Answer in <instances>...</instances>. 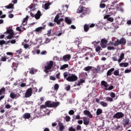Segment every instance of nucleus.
Instances as JSON below:
<instances>
[{"instance_id":"nucleus-1","label":"nucleus","mask_w":131,"mask_h":131,"mask_svg":"<svg viewBox=\"0 0 131 131\" xmlns=\"http://www.w3.org/2000/svg\"><path fill=\"white\" fill-rule=\"evenodd\" d=\"M54 65V61L50 60L46 62V65L45 66L44 71L46 73H49L51 71V69L53 68Z\"/></svg>"},{"instance_id":"nucleus-2","label":"nucleus","mask_w":131,"mask_h":131,"mask_svg":"<svg viewBox=\"0 0 131 131\" xmlns=\"http://www.w3.org/2000/svg\"><path fill=\"white\" fill-rule=\"evenodd\" d=\"M77 79H78L77 76L73 74H69L68 77L66 78V80L69 81L70 82L76 81Z\"/></svg>"},{"instance_id":"nucleus-3","label":"nucleus","mask_w":131,"mask_h":131,"mask_svg":"<svg viewBox=\"0 0 131 131\" xmlns=\"http://www.w3.org/2000/svg\"><path fill=\"white\" fill-rule=\"evenodd\" d=\"M6 32L8 34H9L8 36H6L7 39H11V38H12V37L14 36V34H15L14 31L12 29H7Z\"/></svg>"},{"instance_id":"nucleus-4","label":"nucleus","mask_w":131,"mask_h":131,"mask_svg":"<svg viewBox=\"0 0 131 131\" xmlns=\"http://www.w3.org/2000/svg\"><path fill=\"white\" fill-rule=\"evenodd\" d=\"M31 16L32 17V18H35L36 20H38L40 19V17L41 16V12L40 11H38L35 14L31 13Z\"/></svg>"},{"instance_id":"nucleus-5","label":"nucleus","mask_w":131,"mask_h":131,"mask_svg":"<svg viewBox=\"0 0 131 131\" xmlns=\"http://www.w3.org/2000/svg\"><path fill=\"white\" fill-rule=\"evenodd\" d=\"M108 42V41H107V39L103 38L101 40L100 42V46L102 49H105L107 47V43Z\"/></svg>"},{"instance_id":"nucleus-6","label":"nucleus","mask_w":131,"mask_h":131,"mask_svg":"<svg viewBox=\"0 0 131 131\" xmlns=\"http://www.w3.org/2000/svg\"><path fill=\"white\" fill-rule=\"evenodd\" d=\"M32 95V88H29L27 89L26 92L25 97V98H29V97H31Z\"/></svg>"},{"instance_id":"nucleus-7","label":"nucleus","mask_w":131,"mask_h":131,"mask_svg":"<svg viewBox=\"0 0 131 131\" xmlns=\"http://www.w3.org/2000/svg\"><path fill=\"white\" fill-rule=\"evenodd\" d=\"M71 59V55L70 54H67L63 56L62 60L64 62H68Z\"/></svg>"},{"instance_id":"nucleus-8","label":"nucleus","mask_w":131,"mask_h":131,"mask_svg":"<svg viewBox=\"0 0 131 131\" xmlns=\"http://www.w3.org/2000/svg\"><path fill=\"white\" fill-rule=\"evenodd\" d=\"M59 18H60V16L57 14L54 18V22H56L57 24H60V22L64 21V19L60 18L59 19Z\"/></svg>"},{"instance_id":"nucleus-9","label":"nucleus","mask_w":131,"mask_h":131,"mask_svg":"<svg viewBox=\"0 0 131 131\" xmlns=\"http://www.w3.org/2000/svg\"><path fill=\"white\" fill-rule=\"evenodd\" d=\"M28 19H29V16L28 15H27L26 17L23 19L21 24V27L22 26H26V25H27V21H28Z\"/></svg>"},{"instance_id":"nucleus-10","label":"nucleus","mask_w":131,"mask_h":131,"mask_svg":"<svg viewBox=\"0 0 131 131\" xmlns=\"http://www.w3.org/2000/svg\"><path fill=\"white\" fill-rule=\"evenodd\" d=\"M124 115L122 113H117L114 116V118H117V119L123 117Z\"/></svg>"},{"instance_id":"nucleus-11","label":"nucleus","mask_w":131,"mask_h":131,"mask_svg":"<svg viewBox=\"0 0 131 131\" xmlns=\"http://www.w3.org/2000/svg\"><path fill=\"white\" fill-rule=\"evenodd\" d=\"M90 10L89 8H86L84 7V9L83 10V14L81 15V17H83V15H88V14H90Z\"/></svg>"},{"instance_id":"nucleus-12","label":"nucleus","mask_w":131,"mask_h":131,"mask_svg":"<svg viewBox=\"0 0 131 131\" xmlns=\"http://www.w3.org/2000/svg\"><path fill=\"white\" fill-rule=\"evenodd\" d=\"M104 19H107V21H110V22H113L114 21V18L113 17H110V15H109L104 16Z\"/></svg>"},{"instance_id":"nucleus-13","label":"nucleus","mask_w":131,"mask_h":131,"mask_svg":"<svg viewBox=\"0 0 131 131\" xmlns=\"http://www.w3.org/2000/svg\"><path fill=\"white\" fill-rule=\"evenodd\" d=\"M10 97L11 98H12V99H17V98H19V97H20V94H15L14 93H12L10 94Z\"/></svg>"},{"instance_id":"nucleus-14","label":"nucleus","mask_w":131,"mask_h":131,"mask_svg":"<svg viewBox=\"0 0 131 131\" xmlns=\"http://www.w3.org/2000/svg\"><path fill=\"white\" fill-rule=\"evenodd\" d=\"M11 61H12V62H13L12 63V68H17L18 67V63H17V62H16V60H15V59L12 58L11 59Z\"/></svg>"},{"instance_id":"nucleus-15","label":"nucleus","mask_w":131,"mask_h":131,"mask_svg":"<svg viewBox=\"0 0 131 131\" xmlns=\"http://www.w3.org/2000/svg\"><path fill=\"white\" fill-rule=\"evenodd\" d=\"M58 126H59V131H63L65 129V126H64L63 123H62L61 122H59L58 123Z\"/></svg>"},{"instance_id":"nucleus-16","label":"nucleus","mask_w":131,"mask_h":131,"mask_svg":"<svg viewBox=\"0 0 131 131\" xmlns=\"http://www.w3.org/2000/svg\"><path fill=\"white\" fill-rule=\"evenodd\" d=\"M83 124H85V125H88L89 123H90V119L84 117L83 118Z\"/></svg>"},{"instance_id":"nucleus-17","label":"nucleus","mask_w":131,"mask_h":131,"mask_svg":"<svg viewBox=\"0 0 131 131\" xmlns=\"http://www.w3.org/2000/svg\"><path fill=\"white\" fill-rule=\"evenodd\" d=\"M114 70H115V69H114V68H112V69H110L106 73V75L107 76H111V75H112V73L113 72V71H114Z\"/></svg>"},{"instance_id":"nucleus-18","label":"nucleus","mask_w":131,"mask_h":131,"mask_svg":"<svg viewBox=\"0 0 131 131\" xmlns=\"http://www.w3.org/2000/svg\"><path fill=\"white\" fill-rule=\"evenodd\" d=\"M84 9V7L82 6H80L77 10V13L78 14H80V13H83V10Z\"/></svg>"},{"instance_id":"nucleus-19","label":"nucleus","mask_w":131,"mask_h":131,"mask_svg":"<svg viewBox=\"0 0 131 131\" xmlns=\"http://www.w3.org/2000/svg\"><path fill=\"white\" fill-rule=\"evenodd\" d=\"M83 113L85 115L89 116L90 118H92L93 117V115H92V114H91V112H90V111L88 110L84 111Z\"/></svg>"},{"instance_id":"nucleus-20","label":"nucleus","mask_w":131,"mask_h":131,"mask_svg":"<svg viewBox=\"0 0 131 131\" xmlns=\"http://www.w3.org/2000/svg\"><path fill=\"white\" fill-rule=\"evenodd\" d=\"M81 38L77 37L75 38L74 42L75 43H78V45H80L81 43Z\"/></svg>"},{"instance_id":"nucleus-21","label":"nucleus","mask_w":131,"mask_h":131,"mask_svg":"<svg viewBox=\"0 0 131 131\" xmlns=\"http://www.w3.org/2000/svg\"><path fill=\"white\" fill-rule=\"evenodd\" d=\"M123 59H124V53H122L118 60V63H120V62H121V60H123Z\"/></svg>"},{"instance_id":"nucleus-22","label":"nucleus","mask_w":131,"mask_h":131,"mask_svg":"<svg viewBox=\"0 0 131 131\" xmlns=\"http://www.w3.org/2000/svg\"><path fill=\"white\" fill-rule=\"evenodd\" d=\"M68 67H69V65L68 64H64L60 67V70H64L66 69V68H68Z\"/></svg>"},{"instance_id":"nucleus-23","label":"nucleus","mask_w":131,"mask_h":131,"mask_svg":"<svg viewBox=\"0 0 131 131\" xmlns=\"http://www.w3.org/2000/svg\"><path fill=\"white\" fill-rule=\"evenodd\" d=\"M23 118H24V119H29V118H30V114L27 113H25L23 115Z\"/></svg>"},{"instance_id":"nucleus-24","label":"nucleus","mask_w":131,"mask_h":131,"mask_svg":"<svg viewBox=\"0 0 131 131\" xmlns=\"http://www.w3.org/2000/svg\"><path fill=\"white\" fill-rule=\"evenodd\" d=\"M65 21L68 24H71L72 23V21H71V19L70 17H67L65 18Z\"/></svg>"},{"instance_id":"nucleus-25","label":"nucleus","mask_w":131,"mask_h":131,"mask_svg":"<svg viewBox=\"0 0 131 131\" xmlns=\"http://www.w3.org/2000/svg\"><path fill=\"white\" fill-rule=\"evenodd\" d=\"M120 67H127L128 66V63L127 62H121L119 64Z\"/></svg>"},{"instance_id":"nucleus-26","label":"nucleus","mask_w":131,"mask_h":131,"mask_svg":"<svg viewBox=\"0 0 131 131\" xmlns=\"http://www.w3.org/2000/svg\"><path fill=\"white\" fill-rule=\"evenodd\" d=\"M90 29V25L88 24H85L84 25V30L85 31V32H88L89 31V30Z\"/></svg>"},{"instance_id":"nucleus-27","label":"nucleus","mask_w":131,"mask_h":131,"mask_svg":"<svg viewBox=\"0 0 131 131\" xmlns=\"http://www.w3.org/2000/svg\"><path fill=\"white\" fill-rule=\"evenodd\" d=\"M100 105L102 106V107H107L108 106V103L104 101H101L99 102Z\"/></svg>"},{"instance_id":"nucleus-28","label":"nucleus","mask_w":131,"mask_h":131,"mask_svg":"<svg viewBox=\"0 0 131 131\" xmlns=\"http://www.w3.org/2000/svg\"><path fill=\"white\" fill-rule=\"evenodd\" d=\"M126 43V40L125 38H122L120 40V45H124Z\"/></svg>"},{"instance_id":"nucleus-29","label":"nucleus","mask_w":131,"mask_h":131,"mask_svg":"<svg viewBox=\"0 0 131 131\" xmlns=\"http://www.w3.org/2000/svg\"><path fill=\"white\" fill-rule=\"evenodd\" d=\"M50 41H51V39L49 38H47L45 40V41L43 42L42 41V40L41 41V43L42 45H44V43H49V42H50Z\"/></svg>"},{"instance_id":"nucleus-30","label":"nucleus","mask_w":131,"mask_h":131,"mask_svg":"<svg viewBox=\"0 0 131 131\" xmlns=\"http://www.w3.org/2000/svg\"><path fill=\"white\" fill-rule=\"evenodd\" d=\"M119 45H120V40L118 39H116V40H115L114 43V47H117Z\"/></svg>"},{"instance_id":"nucleus-31","label":"nucleus","mask_w":131,"mask_h":131,"mask_svg":"<svg viewBox=\"0 0 131 131\" xmlns=\"http://www.w3.org/2000/svg\"><path fill=\"white\" fill-rule=\"evenodd\" d=\"M101 84L102 85H103V86H104L105 89H107V88H108V83H107V82L105 81H102Z\"/></svg>"},{"instance_id":"nucleus-32","label":"nucleus","mask_w":131,"mask_h":131,"mask_svg":"<svg viewBox=\"0 0 131 131\" xmlns=\"http://www.w3.org/2000/svg\"><path fill=\"white\" fill-rule=\"evenodd\" d=\"M22 29H23L24 30H25V29H26V28L22 26H21L20 28L19 27L16 28V30H17V31H19L20 32H21V31H22Z\"/></svg>"},{"instance_id":"nucleus-33","label":"nucleus","mask_w":131,"mask_h":131,"mask_svg":"<svg viewBox=\"0 0 131 131\" xmlns=\"http://www.w3.org/2000/svg\"><path fill=\"white\" fill-rule=\"evenodd\" d=\"M105 100L107 101V102H113V98L110 97H106L104 98Z\"/></svg>"},{"instance_id":"nucleus-34","label":"nucleus","mask_w":131,"mask_h":131,"mask_svg":"<svg viewBox=\"0 0 131 131\" xmlns=\"http://www.w3.org/2000/svg\"><path fill=\"white\" fill-rule=\"evenodd\" d=\"M35 72H37V70L34 69L33 68L31 69V70L29 71V73L31 74H34V73H35Z\"/></svg>"},{"instance_id":"nucleus-35","label":"nucleus","mask_w":131,"mask_h":131,"mask_svg":"<svg viewBox=\"0 0 131 131\" xmlns=\"http://www.w3.org/2000/svg\"><path fill=\"white\" fill-rule=\"evenodd\" d=\"M32 45V43L31 44H27V43L24 44L23 43H22V46H24L25 49H28V48H29V47H31Z\"/></svg>"},{"instance_id":"nucleus-36","label":"nucleus","mask_w":131,"mask_h":131,"mask_svg":"<svg viewBox=\"0 0 131 131\" xmlns=\"http://www.w3.org/2000/svg\"><path fill=\"white\" fill-rule=\"evenodd\" d=\"M103 113V110L101 108L97 109L96 111V115H100V114H102Z\"/></svg>"},{"instance_id":"nucleus-37","label":"nucleus","mask_w":131,"mask_h":131,"mask_svg":"<svg viewBox=\"0 0 131 131\" xmlns=\"http://www.w3.org/2000/svg\"><path fill=\"white\" fill-rule=\"evenodd\" d=\"M50 3H48L45 4V5L43 6V8H45V10H49V7H50Z\"/></svg>"},{"instance_id":"nucleus-38","label":"nucleus","mask_w":131,"mask_h":131,"mask_svg":"<svg viewBox=\"0 0 131 131\" xmlns=\"http://www.w3.org/2000/svg\"><path fill=\"white\" fill-rule=\"evenodd\" d=\"M60 105V102H53L52 103L51 107H58Z\"/></svg>"},{"instance_id":"nucleus-39","label":"nucleus","mask_w":131,"mask_h":131,"mask_svg":"<svg viewBox=\"0 0 131 131\" xmlns=\"http://www.w3.org/2000/svg\"><path fill=\"white\" fill-rule=\"evenodd\" d=\"M6 9H13L14 8V4H10L9 5L5 6Z\"/></svg>"},{"instance_id":"nucleus-40","label":"nucleus","mask_w":131,"mask_h":131,"mask_svg":"<svg viewBox=\"0 0 131 131\" xmlns=\"http://www.w3.org/2000/svg\"><path fill=\"white\" fill-rule=\"evenodd\" d=\"M128 123H129V119H125L123 122V125H127Z\"/></svg>"},{"instance_id":"nucleus-41","label":"nucleus","mask_w":131,"mask_h":131,"mask_svg":"<svg viewBox=\"0 0 131 131\" xmlns=\"http://www.w3.org/2000/svg\"><path fill=\"white\" fill-rule=\"evenodd\" d=\"M45 105L46 107H52V103L51 102V101H47L45 103Z\"/></svg>"},{"instance_id":"nucleus-42","label":"nucleus","mask_w":131,"mask_h":131,"mask_svg":"<svg viewBox=\"0 0 131 131\" xmlns=\"http://www.w3.org/2000/svg\"><path fill=\"white\" fill-rule=\"evenodd\" d=\"M43 29V27H38L37 28H36L35 30V31H36V32H41V30Z\"/></svg>"},{"instance_id":"nucleus-43","label":"nucleus","mask_w":131,"mask_h":131,"mask_svg":"<svg viewBox=\"0 0 131 131\" xmlns=\"http://www.w3.org/2000/svg\"><path fill=\"white\" fill-rule=\"evenodd\" d=\"M84 82V80L83 79H81L79 81H78V83L77 85L79 86L81 83H83Z\"/></svg>"},{"instance_id":"nucleus-44","label":"nucleus","mask_w":131,"mask_h":131,"mask_svg":"<svg viewBox=\"0 0 131 131\" xmlns=\"http://www.w3.org/2000/svg\"><path fill=\"white\" fill-rule=\"evenodd\" d=\"M91 69H93V67L92 66H88L85 67L84 70L85 71H89V70H91Z\"/></svg>"},{"instance_id":"nucleus-45","label":"nucleus","mask_w":131,"mask_h":131,"mask_svg":"<svg viewBox=\"0 0 131 131\" xmlns=\"http://www.w3.org/2000/svg\"><path fill=\"white\" fill-rule=\"evenodd\" d=\"M114 75H115L116 76H118V75H119V70H115L114 72Z\"/></svg>"},{"instance_id":"nucleus-46","label":"nucleus","mask_w":131,"mask_h":131,"mask_svg":"<svg viewBox=\"0 0 131 131\" xmlns=\"http://www.w3.org/2000/svg\"><path fill=\"white\" fill-rule=\"evenodd\" d=\"M110 96L111 97V98H112V99L115 98L116 97V95H115V93H113V92H111L110 94Z\"/></svg>"},{"instance_id":"nucleus-47","label":"nucleus","mask_w":131,"mask_h":131,"mask_svg":"<svg viewBox=\"0 0 131 131\" xmlns=\"http://www.w3.org/2000/svg\"><path fill=\"white\" fill-rule=\"evenodd\" d=\"M114 88V87H113V85H111L108 88H105V90L106 91H111V90H113Z\"/></svg>"},{"instance_id":"nucleus-48","label":"nucleus","mask_w":131,"mask_h":131,"mask_svg":"<svg viewBox=\"0 0 131 131\" xmlns=\"http://www.w3.org/2000/svg\"><path fill=\"white\" fill-rule=\"evenodd\" d=\"M100 43V41H94L92 42V45H94V46H97Z\"/></svg>"},{"instance_id":"nucleus-49","label":"nucleus","mask_w":131,"mask_h":131,"mask_svg":"<svg viewBox=\"0 0 131 131\" xmlns=\"http://www.w3.org/2000/svg\"><path fill=\"white\" fill-rule=\"evenodd\" d=\"M69 73H68V72H64L63 73V77H64V78H67V77H68L69 75Z\"/></svg>"},{"instance_id":"nucleus-50","label":"nucleus","mask_w":131,"mask_h":131,"mask_svg":"<svg viewBox=\"0 0 131 131\" xmlns=\"http://www.w3.org/2000/svg\"><path fill=\"white\" fill-rule=\"evenodd\" d=\"M71 119V118H70V117L69 116H67L65 117V120H66V121H67V122H68L69 121H70Z\"/></svg>"},{"instance_id":"nucleus-51","label":"nucleus","mask_w":131,"mask_h":131,"mask_svg":"<svg viewBox=\"0 0 131 131\" xmlns=\"http://www.w3.org/2000/svg\"><path fill=\"white\" fill-rule=\"evenodd\" d=\"M5 92H6V90L4 88L2 89L1 90H0V96L1 95H3V94L5 93Z\"/></svg>"},{"instance_id":"nucleus-52","label":"nucleus","mask_w":131,"mask_h":131,"mask_svg":"<svg viewBox=\"0 0 131 131\" xmlns=\"http://www.w3.org/2000/svg\"><path fill=\"white\" fill-rule=\"evenodd\" d=\"M7 59H8V58H7L6 56H2L1 57V61H3V62H6V61H7Z\"/></svg>"},{"instance_id":"nucleus-53","label":"nucleus","mask_w":131,"mask_h":131,"mask_svg":"<svg viewBox=\"0 0 131 131\" xmlns=\"http://www.w3.org/2000/svg\"><path fill=\"white\" fill-rule=\"evenodd\" d=\"M95 50L96 52H99V51L102 50V48H101V47L100 46H97L96 47Z\"/></svg>"},{"instance_id":"nucleus-54","label":"nucleus","mask_w":131,"mask_h":131,"mask_svg":"<svg viewBox=\"0 0 131 131\" xmlns=\"http://www.w3.org/2000/svg\"><path fill=\"white\" fill-rule=\"evenodd\" d=\"M88 0H80L79 3L82 5H85V2H86Z\"/></svg>"},{"instance_id":"nucleus-55","label":"nucleus","mask_w":131,"mask_h":131,"mask_svg":"<svg viewBox=\"0 0 131 131\" xmlns=\"http://www.w3.org/2000/svg\"><path fill=\"white\" fill-rule=\"evenodd\" d=\"M59 89V84H55L54 85V90L57 91V90Z\"/></svg>"},{"instance_id":"nucleus-56","label":"nucleus","mask_w":131,"mask_h":131,"mask_svg":"<svg viewBox=\"0 0 131 131\" xmlns=\"http://www.w3.org/2000/svg\"><path fill=\"white\" fill-rule=\"evenodd\" d=\"M16 52L18 55H20V54L22 53V49H20L16 51Z\"/></svg>"},{"instance_id":"nucleus-57","label":"nucleus","mask_w":131,"mask_h":131,"mask_svg":"<svg viewBox=\"0 0 131 131\" xmlns=\"http://www.w3.org/2000/svg\"><path fill=\"white\" fill-rule=\"evenodd\" d=\"M60 74H61L60 73V72H58L56 74V78H57V79H60Z\"/></svg>"},{"instance_id":"nucleus-58","label":"nucleus","mask_w":131,"mask_h":131,"mask_svg":"<svg viewBox=\"0 0 131 131\" xmlns=\"http://www.w3.org/2000/svg\"><path fill=\"white\" fill-rule=\"evenodd\" d=\"M105 7H106V4H101L100 5V8H101V9H104Z\"/></svg>"},{"instance_id":"nucleus-59","label":"nucleus","mask_w":131,"mask_h":131,"mask_svg":"<svg viewBox=\"0 0 131 131\" xmlns=\"http://www.w3.org/2000/svg\"><path fill=\"white\" fill-rule=\"evenodd\" d=\"M69 114L70 115H73V114H74V111L73 110H70L69 112Z\"/></svg>"},{"instance_id":"nucleus-60","label":"nucleus","mask_w":131,"mask_h":131,"mask_svg":"<svg viewBox=\"0 0 131 131\" xmlns=\"http://www.w3.org/2000/svg\"><path fill=\"white\" fill-rule=\"evenodd\" d=\"M70 85H67V86L65 88L66 91H70Z\"/></svg>"},{"instance_id":"nucleus-61","label":"nucleus","mask_w":131,"mask_h":131,"mask_svg":"<svg viewBox=\"0 0 131 131\" xmlns=\"http://www.w3.org/2000/svg\"><path fill=\"white\" fill-rule=\"evenodd\" d=\"M50 80H56V77L53 76H50Z\"/></svg>"},{"instance_id":"nucleus-62","label":"nucleus","mask_w":131,"mask_h":131,"mask_svg":"<svg viewBox=\"0 0 131 131\" xmlns=\"http://www.w3.org/2000/svg\"><path fill=\"white\" fill-rule=\"evenodd\" d=\"M107 50H108V51H112V50H114V48L113 47L108 46L107 47Z\"/></svg>"},{"instance_id":"nucleus-63","label":"nucleus","mask_w":131,"mask_h":131,"mask_svg":"<svg viewBox=\"0 0 131 131\" xmlns=\"http://www.w3.org/2000/svg\"><path fill=\"white\" fill-rule=\"evenodd\" d=\"M112 60H113V61H117V56H115L113 57Z\"/></svg>"},{"instance_id":"nucleus-64","label":"nucleus","mask_w":131,"mask_h":131,"mask_svg":"<svg viewBox=\"0 0 131 131\" xmlns=\"http://www.w3.org/2000/svg\"><path fill=\"white\" fill-rule=\"evenodd\" d=\"M69 131H75L76 129L75 128H73V127H71L69 128Z\"/></svg>"}]
</instances>
